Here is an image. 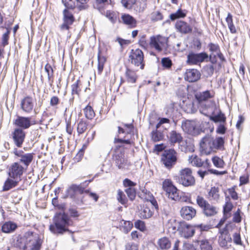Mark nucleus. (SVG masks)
Returning <instances> with one entry per match:
<instances>
[{
    "label": "nucleus",
    "instance_id": "f257e3e1",
    "mask_svg": "<svg viewBox=\"0 0 250 250\" xmlns=\"http://www.w3.org/2000/svg\"><path fill=\"white\" fill-rule=\"evenodd\" d=\"M224 140L222 137L214 139L210 135L205 136L200 143V150L202 153L208 155L216 149L224 148Z\"/></svg>",
    "mask_w": 250,
    "mask_h": 250
},
{
    "label": "nucleus",
    "instance_id": "f03ea898",
    "mask_svg": "<svg viewBox=\"0 0 250 250\" xmlns=\"http://www.w3.org/2000/svg\"><path fill=\"white\" fill-rule=\"evenodd\" d=\"M54 224L50 226V230L54 233L62 234L68 231L67 228L72 225V221L64 212L57 213L53 219Z\"/></svg>",
    "mask_w": 250,
    "mask_h": 250
},
{
    "label": "nucleus",
    "instance_id": "7ed1b4c3",
    "mask_svg": "<svg viewBox=\"0 0 250 250\" xmlns=\"http://www.w3.org/2000/svg\"><path fill=\"white\" fill-rule=\"evenodd\" d=\"M205 106L206 109L208 110V111L204 113V114L206 115L207 114H211L212 115L209 116L210 120L213 121L215 123L221 124L226 123V117L220 109L218 110V112H217V114H215V110H217V107L214 101H210L209 104L208 105L205 104Z\"/></svg>",
    "mask_w": 250,
    "mask_h": 250
},
{
    "label": "nucleus",
    "instance_id": "20e7f679",
    "mask_svg": "<svg viewBox=\"0 0 250 250\" xmlns=\"http://www.w3.org/2000/svg\"><path fill=\"white\" fill-rule=\"evenodd\" d=\"M176 179L177 182L185 187L192 186L195 183V178L192 174V170L189 168L180 170Z\"/></svg>",
    "mask_w": 250,
    "mask_h": 250
},
{
    "label": "nucleus",
    "instance_id": "39448f33",
    "mask_svg": "<svg viewBox=\"0 0 250 250\" xmlns=\"http://www.w3.org/2000/svg\"><path fill=\"white\" fill-rule=\"evenodd\" d=\"M129 62L135 67L143 69L145 65L143 52L140 49H132L128 56Z\"/></svg>",
    "mask_w": 250,
    "mask_h": 250
},
{
    "label": "nucleus",
    "instance_id": "423d86ee",
    "mask_svg": "<svg viewBox=\"0 0 250 250\" xmlns=\"http://www.w3.org/2000/svg\"><path fill=\"white\" fill-rule=\"evenodd\" d=\"M197 205L202 208L203 214L210 217L216 215L218 212V208L210 204L204 197L197 196L196 198Z\"/></svg>",
    "mask_w": 250,
    "mask_h": 250
},
{
    "label": "nucleus",
    "instance_id": "0eeeda50",
    "mask_svg": "<svg viewBox=\"0 0 250 250\" xmlns=\"http://www.w3.org/2000/svg\"><path fill=\"white\" fill-rule=\"evenodd\" d=\"M42 240L37 233L31 232L26 233V244L25 250H40Z\"/></svg>",
    "mask_w": 250,
    "mask_h": 250
},
{
    "label": "nucleus",
    "instance_id": "6e6552de",
    "mask_svg": "<svg viewBox=\"0 0 250 250\" xmlns=\"http://www.w3.org/2000/svg\"><path fill=\"white\" fill-rule=\"evenodd\" d=\"M168 38L160 35L150 37V47L161 52L167 47Z\"/></svg>",
    "mask_w": 250,
    "mask_h": 250
},
{
    "label": "nucleus",
    "instance_id": "1a4fd4ad",
    "mask_svg": "<svg viewBox=\"0 0 250 250\" xmlns=\"http://www.w3.org/2000/svg\"><path fill=\"white\" fill-rule=\"evenodd\" d=\"M173 229L178 231L182 237L186 238L192 237L195 233L194 228L185 222L176 223Z\"/></svg>",
    "mask_w": 250,
    "mask_h": 250
},
{
    "label": "nucleus",
    "instance_id": "9d476101",
    "mask_svg": "<svg viewBox=\"0 0 250 250\" xmlns=\"http://www.w3.org/2000/svg\"><path fill=\"white\" fill-rule=\"evenodd\" d=\"M161 160L165 166L167 168L170 169L176 164L177 153L173 149L166 150L162 154Z\"/></svg>",
    "mask_w": 250,
    "mask_h": 250
},
{
    "label": "nucleus",
    "instance_id": "9b49d317",
    "mask_svg": "<svg viewBox=\"0 0 250 250\" xmlns=\"http://www.w3.org/2000/svg\"><path fill=\"white\" fill-rule=\"evenodd\" d=\"M163 188L169 199L174 201L179 200L180 197L178 189L173 185L170 180L166 179L163 182Z\"/></svg>",
    "mask_w": 250,
    "mask_h": 250
},
{
    "label": "nucleus",
    "instance_id": "f8f14e48",
    "mask_svg": "<svg viewBox=\"0 0 250 250\" xmlns=\"http://www.w3.org/2000/svg\"><path fill=\"white\" fill-rule=\"evenodd\" d=\"M26 169L19 162H14L9 168L8 175L10 178L14 180L21 181V177Z\"/></svg>",
    "mask_w": 250,
    "mask_h": 250
},
{
    "label": "nucleus",
    "instance_id": "ddd939ff",
    "mask_svg": "<svg viewBox=\"0 0 250 250\" xmlns=\"http://www.w3.org/2000/svg\"><path fill=\"white\" fill-rule=\"evenodd\" d=\"M208 55L206 52L195 53L190 52L187 56L186 63L188 65H195L204 61L208 62Z\"/></svg>",
    "mask_w": 250,
    "mask_h": 250
},
{
    "label": "nucleus",
    "instance_id": "4468645a",
    "mask_svg": "<svg viewBox=\"0 0 250 250\" xmlns=\"http://www.w3.org/2000/svg\"><path fill=\"white\" fill-rule=\"evenodd\" d=\"M13 153L19 158V163H21L24 165L26 168L29 166L33 160V153H26L22 150H18L17 148H14Z\"/></svg>",
    "mask_w": 250,
    "mask_h": 250
},
{
    "label": "nucleus",
    "instance_id": "2eb2a0df",
    "mask_svg": "<svg viewBox=\"0 0 250 250\" xmlns=\"http://www.w3.org/2000/svg\"><path fill=\"white\" fill-rule=\"evenodd\" d=\"M14 144L18 147H21L25 138V132L20 128L14 129L11 134Z\"/></svg>",
    "mask_w": 250,
    "mask_h": 250
},
{
    "label": "nucleus",
    "instance_id": "dca6fc26",
    "mask_svg": "<svg viewBox=\"0 0 250 250\" xmlns=\"http://www.w3.org/2000/svg\"><path fill=\"white\" fill-rule=\"evenodd\" d=\"M15 125L23 130L29 128L32 125L35 124L34 121L32 120L31 117L18 116L14 122Z\"/></svg>",
    "mask_w": 250,
    "mask_h": 250
},
{
    "label": "nucleus",
    "instance_id": "f3484780",
    "mask_svg": "<svg viewBox=\"0 0 250 250\" xmlns=\"http://www.w3.org/2000/svg\"><path fill=\"white\" fill-rule=\"evenodd\" d=\"M21 108L27 114L31 113L34 108V101L33 98L27 96L23 98L21 102Z\"/></svg>",
    "mask_w": 250,
    "mask_h": 250
},
{
    "label": "nucleus",
    "instance_id": "a211bd4d",
    "mask_svg": "<svg viewBox=\"0 0 250 250\" xmlns=\"http://www.w3.org/2000/svg\"><path fill=\"white\" fill-rule=\"evenodd\" d=\"M175 27L177 32L184 34L191 33L192 27L187 22L182 21H177L175 24Z\"/></svg>",
    "mask_w": 250,
    "mask_h": 250
},
{
    "label": "nucleus",
    "instance_id": "6ab92c4d",
    "mask_svg": "<svg viewBox=\"0 0 250 250\" xmlns=\"http://www.w3.org/2000/svg\"><path fill=\"white\" fill-rule=\"evenodd\" d=\"M182 128L184 131L189 134L196 135L198 134V130L194 122L187 121L182 123Z\"/></svg>",
    "mask_w": 250,
    "mask_h": 250
},
{
    "label": "nucleus",
    "instance_id": "aec40b11",
    "mask_svg": "<svg viewBox=\"0 0 250 250\" xmlns=\"http://www.w3.org/2000/svg\"><path fill=\"white\" fill-rule=\"evenodd\" d=\"M180 213L183 218L189 220L195 216L196 210L192 207L185 206L181 208Z\"/></svg>",
    "mask_w": 250,
    "mask_h": 250
},
{
    "label": "nucleus",
    "instance_id": "412c9836",
    "mask_svg": "<svg viewBox=\"0 0 250 250\" xmlns=\"http://www.w3.org/2000/svg\"><path fill=\"white\" fill-rule=\"evenodd\" d=\"M201 77L200 72L196 69H188L185 73V79L189 82L197 81Z\"/></svg>",
    "mask_w": 250,
    "mask_h": 250
},
{
    "label": "nucleus",
    "instance_id": "4be33fe9",
    "mask_svg": "<svg viewBox=\"0 0 250 250\" xmlns=\"http://www.w3.org/2000/svg\"><path fill=\"white\" fill-rule=\"evenodd\" d=\"M231 238L228 233H222L218 239V243L220 247L228 249L231 242Z\"/></svg>",
    "mask_w": 250,
    "mask_h": 250
},
{
    "label": "nucleus",
    "instance_id": "5701e85b",
    "mask_svg": "<svg viewBox=\"0 0 250 250\" xmlns=\"http://www.w3.org/2000/svg\"><path fill=\"white\" fill-rule=\"evenodd\" d=\"M26 244V233L23 237L18 236L16 237L13 241L14 246L23 250H25Z\"/></svg>",
    "mask_w": 250,
    "mask_h": 250
},
{
    "label": "nucleus",
    "instance_id": "b1692460",
    "mask_svg": "<svg viewBox=\"0 0 250 250\" xmlns=\"http://www.w3.org/2000/svg\"><path fill=\"white\" fill-rule=\"evenodd\" d=\"M169 141L172 144L176 143L180 144L182 142L183 137L180 133L176 131H171L169 133L168 136Z\"/></svg>",
    "mask_w": 250,
    "mask_h": 250
},
{
    "label": "nucleus",
    "instance_id": "393cba45",
    "mask_svg": "<svg viewBox=\"0 0 250 250\" xmlns=\"http://www.w3.org/2000/svg\"><path fill=\"white\" fill-rule=\"evenodd\" d=\"M213 96L214 94L213 93H211L209 90H206L196 95V98L200 103L206 101Z\"/></svg>",
    "mask_w": 250,
    "mask_h": 250
},
{
    "label": "nucleus",
    "instance_id": "a878e982",
    "mask_svg": "<svg viewBox=\"0 0 250 250\" xmlns=\"http://www.w3.org/2000/svg\"><path fill=\"white\" fill-rule=\"evenodd\" d=\"M226 204L223 207L224 216L226 219H228L230 217V211L233 208V205L230 201V199L229 197H226Z\"/></svg>",
    "mask_w": 250,
    "mask_h": 250
},
{
    "label": "nucleus",
    "instance_id": "bb28decb",
    "mask_svg": "<svg viewBox=\"0 0 250 250\" xmlns=\"http://www.w3.org/2000/svg\"><path fill=\"white\" fill-rule=\"evenodd\" d=\"M153 212L147 206H143L139 211V217L142 219H148L152 216Z\"/></svg>",
    "mask_w": 250,
    "mask_h": 250
},
{
    "label": "nucleus",
    "instance_id": "cd10ccee",
    "mask_svg": "<svg viewBox=\"0 0 250 250\" xmlns=\"http://www.w3.org/2000/svg\"><path fill=\"white\" fill-rule=\"evenodd\" d=\"M158 245L162 250H167L171 247V242L166 237L159 239Z\"/></svg>",
    "mask_w": 250,
    "mask_h": 250
},
{
    "label": "nucleus",
    "instance_id": "c85d7f7f",
    "mask_svg": "<svg viewBox=\"0 0 250 250\" xmlns=\"http://www.w3.org/2000/svg\"><path fill=\"white\" fill-rule=\"evenodd\" d=\"M17 228V225L12 222H5L1 227V230L4 233H11L14 231Z\"/></svg>",
    "mask_w": 250,
    "mask_h": 250
},
{
    "label": "nucleus",
    "instance_id": "c756f323",
    "mask_svg": "<svg viewBox=\"0 0 250 250\" xmlns=\"http://www.w3.org/2000/svg\"><path fill=\"white\" fill-rule=\"evenodd\" d=\"M113 160L115 163L116 166L119 169H123L125 168L126 165V161L123 157L122 154H117L114 156Z\"/></svg>",
    "mask_w": 250,
    "mask_h": 250
},
{
    "label": "nucleus",
    "instance_id": "7c9ffc66",
    "mask_svg": "<svg viewBox=\"0 0 250 250\" xmlns=\"http://www.w3.org/2000/svg\"><path fill=\"white\" fill-rule=\"evenodd\" d=\"M20 181L18 180H14L12 178H8L5 182L3 186V191H8L18 185Z\"/></svg>",
    "mask_w": 250,
    "mask_h": 250
},
{
    "label": "nucleus",
    "instance_id": "2f4dec72",
    "mask_svg": "<svg viewBox=\"0 0 250 250\" xmlns=\"http://www.w3.org/2000/svg\"><path fill=\"white\" fill-rule=\"evenodd\" d=\"M122 19L123 22L131 27H135L136 25V21L134 18L128 14L122 15Z\"/></svg>",
    "mask_w": 250,
    "mask_h": 250
},
{
    "label": "nucleus",
    "instance_id": "473e14b6",
    "mask_svg": "<svg viewBox=\"0 0 250 250\" xmlns=\"http://www.w3.org/2000/svg\"><path fill=\"white\" fill-rule=\"evenodd\" d=\"M226 22H227L228 27L230 32L232 34H235L237 33V30L233 22L232 16L230 13L228 14L227 17L226 19Z\"/></svg>",
    "mask_w": 250,
    "mask_h": 250
},
{
    "label": "nucleus",
    "instance_id": "72a5a7b5",
    "mask_svg": "<svg viewBox=\"0 0 250 250\" xmlns=\"http://www.w3.org/2000/svg\"><path fill=\"white\" fill-rule=\"evenodd\" d=\"M138 43L139 45L145 50H147L150 47V41L148 42L146 40V36L145 34L140 35Z\"/></svg>",
    "mask_w": 250,
    "mask_h": 250
},
{
    "label": "nucleus",
    "instance_id": "f704fd0d",
    "mask_svg": "<svg viewBox=\"0 0 250 250\" xmlns=\"http://www.w3.org/2000/svg\"><path fill=\"white\" fill-rule=\"evenodd\" d=\"M219 190L218 188L212 187L208 192V198L211 200L218 201L219 199Z\"/></svg>",
    "mask_w": 250,
    "mask_h": 250
},
{
    "label": "nucleus",
    "instance_id": "c9c22d12",
    "mask_svg": "<svg viewBox=\"0 0 250 250\" xmlns=\"http://www.w3.org/2000/svg\"><path fill=\"white\" fill-rule=\"evenodd\" d=\"M120 229L125 233H127L132 228L133 224L130 221L122 220L120 222Z\"/></svg>",
    "mask_w": 250,
    "mask_h": 250
},
{
    "label": "nucleus",
    "instance_id": "e433bc0d",
    "mask_svg": "<svg viewBox=\"0 0 250 250\" xmlns=\"http://www.w3.org/2000/svg\"><path fill=\"white\" fill-rule=\"evenodd\" d=\"M75 7L79 10H86L89 7V0H75Z\"/></svg>",
    "mask_w": 250,
    "mask_h": 250
},
{
    "label": "nucleus",
    "instance_id": "4c0bfd02",
    "mask_svg": "<svg viewBox=\"0 0 250 250\" xmlns=\"http://www.w3.org/2000/svg\"><path fill=\"white\" fill-rule=\"evenodd\" d=\"M64 22L72 24L74 21V17L72 14L69 12L67 9H65L63 11Z\"/></svg>",
    "mask_w": 250,
    "mask_h": 250
},
{
    "label": "nucleus",
    "instance_id": "58836bf2",
    "mask_svg": "<svg viewBox=\"0 0 250 250\" xmlns=\"http://www.w3.org/2000/svg\"><path fill=\"white\" fill-rule=\"evenodd\" d=\"M188 161L193 166H195L197 167H202L203 165H204L203 161L196 155L189 156Z\"/></svg>",
    "mask_w": 250,
    "mask_h": 250
},
{
    "label": "nucleus",
    "instance_id": "ea45409f",
    "mask_svg": "<svg viewBox=\"0 0 250 250\" xmlns=\"http://www.w3.org/2000/svg\"><path fill=\"white\" fill-rule=\"evenodd\" d=\"M125 76L128 83H134L136 82L137 75L134 71L127 69L125 73Z\"/></svg>",
    "mask_w": 250,
    "mask_h": 250
},
{
    "label": "nucleus",
    "instance_id": "a19ab883",
    "mask_svg": "<svg viewBox=\"0 0 250 250\" xmlns=\"http://www.w3.org/2000/svg\"><path fill=\"white\" fill-rule=\"evenodd\" d=\"M87 127V123L83 119L81 120L77 125V132L79 135L83 133Z\"/></svg>",
    "mask_w": 250,
    "mask_h": 250
},
{
    "label": "nucleus",
    "instance_id": "79ce46f5",
    "mask_svg": "<svg viewBox=\"0 0 250 250\" xmlns=\"http://www.w3.org/2000/svg\"><path fill=\"white\" fill-rule=\"evenodd\" d=\"M85 117L89 119L92 120L95 115L94 111L90 105H87L83 109Z\"/></svg>",
    "mask_w": 250,
    "mask_h": 250
},
{
    "label": "nucleus",
    "instance_id": "37998d69",
    "mask_svg": "<svg viewBox=\"0 0 250 250\" xmlns=\"http://www.w3.org/2000/svg\"><path fill=\"white\" fill-rule=\"evenodd\" d=\"M80 80H77L75 83H74L71 85V94L73 96L74 95H79L81 91L80 88Z\"/></svg>",
    "mask_w": 250,
    "mask_h": 250
},
{
    "label": "nucleus",
    "instance_id": "c03bdc74",
    "mask_svg": "<svg viewBox=\"0 0 250 250\" xmlns=\"http://www.w3.org/2000/svg\"><path fill=\"white\" fill-rule=\"evenodd\" d=\"M100 51L99 52L98 55V70L99 74H101L103 70L105 62H106V58L105 57L101 56L100 54Z\"/></svg>",
    "mask_w": 250,
    "mask_h": 250
},
{
    "label": "nucleus",
    "instance_id": "a18cd8bd",
    "mask_svg": "<svg viewBox=\"0 0 250 250\" xmlns=\"http://www.w3.org/2000/svg\"><path fill=\"white\" fill-rule=\"evenodd\" d=\"M44 69L45 72L47 74L48 80V81L50 82V84L53 83V70L51 66V65L49 63H47L44 67Z\"/></svg>",
    "mask_w": 250,
    "mask_h": 250
},
{
    "label": "nucleus",
    "instance_id": "49530a36",
    "mask_svg": "<svg viewBox=\"0 0 250 250\" xmlns=\"http://www.w3.org/2000/svg\"><path fill=\"white\" fill-rule=\"evenodd\" d=\"M186 16V14L184 13L181 9H179L174 13L170 15V19L172 21H174L177 19L184 18Z\"/></svg>",
    "mask_w": 250,
    "mask_h": 250
},
{
    "label": "nucleus",
    "instance_id": "de8ad7c7",
    "mask_svg": "<svg viewBox=\"0 0 250 250\" xmlns=\"http://www.w3.org/2000/svg\"><path fill=\"white\" fill-rule=\"evenodd\" d=\"M212 161L213 165L216 167L222 168L224 165V162L223 160L217 156L212 157Z\"/></svg>",
    "mask_w": 250,
    "mask_h": 250
},
{
    "label": "nucleus",
    "instance_id": "09e8293b",
    "mask_svg": "<svg viewBox=\"0 0 250 250\" xmlns=\"http://www.w3.org/2000/svg\"><path fill=\"white\" fill-rule=\"evenodd\" d=\"M74 191L75 193L83 194L84 193V189L81 185H72L69 187V191Z\"/></svg>",
    "mask_w": 250,
    "mask_h": 250
},
{
    "label": "nucleus",
    "instance_id": "8fccbe9b",
    "mask_svg": "<svg viewBox=\"0 0 250 250\" xmlns=\"http://www.w3.org/2000/svg\"><path fill=\"white\" fill-rule=\"evenodd\" d=\"M208 46L209 50L211 52V54H214V53L216 54L220 51V47L217 44L210 43Z\"/></svg>",
    "mask_w": 250,
    "mask_h": 250
},
{
    "label": "nucleus",
    "instance_id": "3c124183",
    "mask_svg": "<svg viewBox=\"0 0 250 250\" xmlns=\"http://www.w3.org/2000/svg\"><path fill=\"white\" fill-rule=\"evenodd\" d=\"M163 135L162 133L158 131H153L152 132L151 138L154 142H158L162 140Z\"/></svg>",
    "mask_w": 250,
    "mask_h": 250
},
{
    "label": "nucleus",
    "instance_id": "603ef678",
    "mask_svg": "<svg viewBox=\"0 0 250 250\" xmlns=\"http://www.w3.org/2000/svg\"><path fill=\"white\" fill-rule=\"evenodd\" d=\"M150 18L151 21H157L162 20L163 16L159 11H154L151 14Z\"/></svg>",
    "mask_w": 250,
    "mask_h": 250
},
{
    "label": "nucleus",
    "instance_id": "864d4df0",
    "mask_svg": "<svg viewBox=\"0 0 250 250\" xmlns=\"http://www.w3.org/2000/svg\"><path fill=\"white\" fill-rule=\"evenodd\" d=\"M9 34L10 31L8 30H7V31L2 35L1 42V44H0V48L1 46L4 47L5 45L8 44Z\"/></svg>",
    "mask_w": 250,
    "mask_h": 250
},
{
    "label": "nucleus",
    "instance_id": "5fc2aeb1",
    "mask_svg": "<svg viewBox=\"0 0 250 250\" xmlns=\"http://www.w3.org/2000/svg\"><path fill=\"white\" fill-rule=\"evenodd\" d=\"M125 192L131 200H133L135 199L136 197V191L134 188L131 187L127 188L125 189Z\"/></svg>",
    "mask_w": 250,
    "mask_h": 250
},
{
    "label": "nucleus",
    "instance_id": "6e6d98bb",
    "mask_svg": "<svg viewBox=\"0 0 250 250\" xmlns=\"http://www.w3.org/2000/svg\"><path fill=\"white\" fill-rule=\"evenodd\" d=\"M106 17L113 23L116 22L118 19L117 14L109 11L106 12Z\"/></svg>",
    "mask_w": 250,
    "mask_h": 250
},
{
    "label": "nucleus",
    "instance_id": "4d7b16f0",
    "mask_svg": "<svg viewBox=\"0 0 250 250\" xmlns=\"http://www.w3.org/2000/svg\"><path fill=\"white\" fill-rule=\"evenodd\" d=\"M117 200L122 204L126 203V197L124 192L120 189L118 190Z\"/></svg>",
    "mask_w": 250,
    "mask_h": 250
},
{
    "label": "nucleus",
    "instance_id": "13d9d810",
    "mask_svg": "<svg viewBox=\"0 0 250 250\" xmlns=\"http://www.w3.org/2000/svg\"><path fill=\"white\" fill-rule=\"evenodd\" d=\"M226 122L223 123L221 124H219L217 128H216V133L219 134H224L225 133L227 128L226 127Z\"/></svg>",
    "mask_w": 250,
    "mask_h": 250
},
{
    "label": "nucleus",
    "instance_id": "bf43d9fd",
    "mask_svg": "<svg viewBox=\"0 0 250 250\" xmlns=\"http://www.w3.org/2000/svg\"><path fill=\"white\" fill-rule=\"evenodd\" d=\"M162 65L165 68L169 69L172 64L171 60L168 58H164L161 60Z\"/></svg>",
    "mask_w": 250,
    "mask_h": 250
},
{
    "label": "nucleus",
    "instance_id": "052dcab7",
    "mask_svg": "<svg viewBox=\"0 0 250 250\" xmlns=\"http://www.w3.org/2000/svg\"><path fill=\"white\" fill-rule=\"evenodd\" d=\"M136 0H122L121 3L123 5L128 9L132 8V6L135 3Z\"/></svg>",
    "mask_w": 250,
    "mask_h": 250
},
{
    "label": "nucleus",
    "instance_id": "680f3d73",
    "mask_svg": "<svg viewBox=\"0 0 250 250\" xmlns=\"http://www.w3.org/2000/svg\"><path fill=\"white\" fill-rule=\"evenodd\" d=\"M62 2L67 8L73 9L75 8V3L73 0H62Z\"/></svg>",
    "mask_w": 250,
    "mask_h": 250
},
{
    "label": "nucleus",
    "instance_id": "e2e57ef3",
    "mask_svg": "<svg viewBox=\"0 0 250 250\" xmlns=\"http://www.w3.org/2000/svg\"><path fill=\"white\" fill-rule=\"evenodd\" d=\"M234 243L238 245H242V242L241 239L240 234L238 233H235L233 235Z\"/></svg>",
    "mask_w": 250,
    "mask_h": 250
},
{
    "label": "nucleus",
    "instance_id": "0e129e2a",
    "mask_svg": "<svg viewBox=\"0 0 250 250\" xmlns=\"http://www.w3.org/2000/svg\"><path fill=\"white\" fill-rule=\"evenodd\" d=\"M135 227L137 229L143 231L145 230L146 226L145 223L141 220H137L134 223Z\"/></svg>",
    "mask_w": 250,
    "mask_h": 250
},
{
    "label": "nucleus",
    "instance_id": "69168bd1",
    "mask_svg": "<svg viewBox=\"0 0 250 250\" xmlns=\"http://www.w3.org/2000/svg\"><path fill=\"white\" fill-rule=\"evenodd\" d=\"M197 229H200L201 231H208L211 229V226L207 224H198L195 226Z\"/></svg>",
    "mask_w": 250,
    "mask_h": 250
},
{
    "label": "nucleus",
    "instance_id": "338daca9",
    "mask_svg": "<svg viewBox=\"0 0 250 250\" xmlns=\"http://www.w3.org/2000/svg\"><path fill=\"white\" fill-rule=\"evenodd\" d=\"M84 193L89 197L93 199L95 202H97L99 199V196L96 193L90 192L88 190H85Z\"/></svg>",
    "mask_w": 250,
    "mask_h": 250
},
{
    "label": "nucleus",
    "instance_id": "774afa93",
    "mask_svg": "<svg viewBox=\"0 0 250 250\" xmlns=\"http://www.w3.org/2000/svg\"><path fill=\"white\" fill-rule=\"evenodd\" d=\"M59 98L56 96H54L50 99V105L52 106H56L59 104Z\"/></svg>",
    "mask_w": 250,
    "mask_h": 250
}]
</instances>
